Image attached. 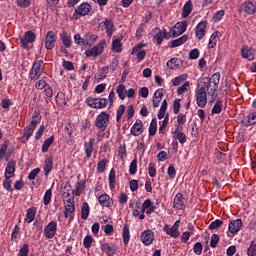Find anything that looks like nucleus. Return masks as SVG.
Listing matches in <instances>:
<instances>
[{
    "label": "nucleus",
    "mask_w": 256,
    "mask_h": 256,
    "mask_svg": "<svg viewBox=\"0 0 256 256\" xmlns=\"http://www.w3.org/2000/svg\"><path fill=\"white\" fill-rule=\"evenodd\" d=\"M51 197H53V191L51 189H48L43 197L44 205H49V203H51Z\"/></svg>",
    "instance_id": "bf43d9fd"
},
{
    "label": "nucleus",
    "mask_w": 256,
    "mask_h": 256,
    "mask_svg": "<svg viewBox=\"0 0 256 256\" xmlns=\"http://www.w3.org/2000/svg\"><path fill=\"white\" fill-rule=\"evenodd\" d=\"M117 172H115V168L110 170L108 180H109V187L110 189H115V185L117 184Z\"/></svg>",
    "instance_id": "c9c22d12"
},
{
    "label": "nucleus",
    "mask_w": 256,
    "mask_h": 256,
    "mask_svg": "<svg viewBox=\"0 0 256 256\" xmlns=\"http://www.w3.org/2000/svg\"><path fill=\"white\" fill-rule=\"evenodd\" d=\"M18 256H29V244H23L20 249L19 252L17 254Z\"/></svg>",
    "instance_id": "13d9d810"
},
{
    "label": "nucleus",
    "mask_w": 256,
    "mask_h": 256,
    "mask_svg": "<svg viewBox=\"0 0 256 256\" xmlns=\"http://www.w3.org/2000/svg\"><path fill=\"white\" fill-rule=\"evenodd\" d=\"M19 235H21V228L19 225H15L12 234H11V241L17 243V239H19Z\"/></svg>",
    "instance_id": "864d4df0"
},
{
    "label": "nucleus",
    "mask_w": 256,
    "mask_h": 256,
    "mask_svg": "<svg viewBox=\"0 0 256 256\" xmlns=\"http://www.w3.org/2000/svg\"><path fill=\"white\" fill-rule=\"evenodd\" d=\"M241 54L243 59H247L248 61H253L255 59V49L249 46H243Z\"/></svg>",
    "instance_id": "4be33fe9"
},
{
    "label": "nucleus",
    "mask_w": 256,
    "mask_h": 256,
    "mask_svg": "<svg viewBox=\"0 0 256 256\" xmlns=\"http://www.w3.org/2000/svg\"><path fill=\"white\" fill-rule=\"evenodd\" d=\"M34 131H35V128H33L29 125L24 128V133H23V136H22V139H24L23 143H27V141H29V139H31V137L33 136Z\"/></svg>",
    "instance_id": "58836bf2"
},
{
    "label": "nucleus",
    "mask_w": 256,
    "mask_h": 256,
    "mask_svg": "<svg viewBox=\"0 0 256 256\" xmlns=\"http://www.w3.org/2000/svg\"><path fill=\"white\" fill-rule=\"evenodd\" d=\"M163 95H165V89L159 88L158 90H156L153 98V107H159V104L161 103V101H163Z\"/></svg>",
    "instance_id": "bb28decb"
},
{
    "label": "nucleus",
    "mask_w": 256,
    "mask_h": 256,
    "mask_svg": "<svg viewBox=\"0 0 256 256\" xmlns=\"http://www.w3.org/2000/svg\"><path fill=\"white\" fill-rule=\"evenodd\" d=\"M109 119L110 116L107 112H101L95 120V126L97 129H107L109 127Z\"/></svg>",
    "instance_id": "0eeeda50"
},
{
    "label": "nucleus",
    "mask_w": 256,
    "mask_h": 256,
    "mask_svg": "<svg viewBox=\"0 0 256 256\" xmlns=\"http://www.w3.org/2000/svg\"><path fill=\"white\" fill-rule=\"evenodd\" d=\"M207 33V21H201L195 27V37L198 41H201Z\"/></svg>",
    "instance_id": "4468645a"
},
{
    "label": "nucleus",
    "mask_w": 256,
    "mask_h": 256,
    "mask_svg": "<svg viewBox=\"0 0 256 256\" xmlns=\"http://www.w3.org/2000/svg\"><path fill=\"white\" fill-rule=\"evenodd\" d=\"M41 123V114L35 111L32 115V120L28 126L37 129V124Z\"/></svg>",
    "instance_id": "79ce46f5"
},
{
    "label": "nucleus",
    "mask_w": 256,
    "mask_h": 256,
    "mask_svg": "<svg viewBox=\"0 0 256 256\" xmlns=\"http://www.w3.org/2000/svg\"><path fill=\"white\" fill-rule=\"evenodd\" d=\"M100 26L102 27V30H106L108 37H113V33L115 31V24H113V20L106 19L100 23Z\"/></svg>",
    "instance_id": "aec40b11"
},
{
    "label": "nucleus",
    "mask_w": 256,
    "mask_h": 256,
    "mask_svg": "<svg viewBox=\"0 0 256 256\" xmlns=\"http://www.w3.org/2000/svg\"><path fill=\"white\" fill-rule=\"evenodd\" d=\"M17 163L15 160H9L5 169V177L11 178L15 176V167Z\"/></svg>",
    "instance_id": "cd10ccee"
},
{
    "label": "nucleus",
    "mask_w": 256,
    "mask_h": 256,
    "mask_svg": "<svg viewBox=\"0 0 256 256\" xmlns=\"http://www.w3.org/2000/svg\"><path fill=\"white\" fill-rule=\"evenodd\" d=\"M91 5L89 3H82L77 9L74 11L73 18L79 19V17H85V15H89L91 13Z\"/></svg>",
    "instance_id": "1a4fd4ad"
},
{
    "label": "nucleus",
    "mask_w": 256,
    "mask_h": 256,
    "mask_svg": "<svg viewBox=\"0 0 256 256\" xmlns=\"http://www.w3.org/2000/svg\"><path fill=\"white\" fill-rule=\"evenodd\" d=\"M219 41V32H214L210 36L208 49H215L217 47V42Z\"/></svg>",
    "instance_id": "a19ab883"
},
{
    "label": "nucleus",
    "mask_w": 256,
    "mask_h": 256,
    "mask_svg": "<svg viewBox=\"0 0 256 256\" xmlns=\"http://www.w3.org/2000/svg\"><path fill=\"white\" fill-rule=\"evenodd\" d=\"M221 225H223V221L217 219V220L213 221L212 223H210L209 229L211 231H213L215 229H219V227H221Z\"/></svg>",
    "instance_id": "774afa93"
},
{
    "label": "nucleus",
    "mask_w": 256,
    "mask_h": 256,
    "mask_svg": "<svg viewBox=\"0 0 256 256\" xmlns=\"http://www.w3.org/2000/svg\"><path fill=\"white\" fill-rule=\"evenodd\" d=\"M156 133H157V119L154 118V119H152L150 126H149V136L155 137Z\"/></svg>",
    "instance_id": "3c124183"
},
{
    "label": "nucleus",
    "mask_w": 256,
    "mask_h": 256,
    "mask_svg": "<svg viewBox=\"0 0 256 256\" xmlns=\"http://www.w3.org/2000/svg\"><path fill=\"white\" fill-rule=\"evenodd\" d=\"M188 77H189V75H187V74H181L172 79V85H174V87H179V85H181V83H183L184 81H187Z\"/></svg>",
    "instance_id": "37998d69"
},
{
    "label": "nucleus",
    "mask_w": 256,
    "mask_h": 256,
    "mask_svg": "<svg viewBox=\"0 0 256 256\" xmlns=\"http://www.w3.org/2000/svg\"><path fill=\"white\" fill-rule=\"evenodd\" d=\"M191 89V83L189 81H186L182 86L177 88L178 95H183V93H187Z\"/></svg>",
    "instance_id": "603ef678"
},
{
    "label": "nucleus",
    "mask_w": 256,
    "mask_h": 256,
    "mask_svg": "<svg viewBox=\"0 0 256 256\" xmlns=\"http://www.w3.org/2000/svg\"><path fill=\"white\" fill-rule=\"evenodd\" d=\"M130 175H135L137 173V159H133L129 166Z\"/></svg>",
    "instance_id": "69168bd1"
},
{
    "label": "nucleus",
    "mask_w": 256,
    "mask_h": 256,
    "mask_svg": "<svg viewBox=\"0 0 256 256\" xmlns=\"http://www.w3.org/2000/svg\"><path fill=\"white\" fill-rule=\"evenodd\" d=\"M130 133L134 137H139V135L143 133V121H141L140 119H137L130 129Z\"/></svg>",
    "instance_id": "412c9836"
},
{
    "label": "nucleus",
    "mask_w": 256,
    "mask_h": 256,
    "mask_svg": "<svg viewBox=\"0 0 256 256\" xmlns=\"http://www.w3.org/2000/svg\"><path fill=\"white\" fill-rule=\"evenodd\" d=\"M89 213H91V208L89 207V203L83 202L81 207V219L84 221L89 218Z\"/></svg>",
    "instance_id": "4c0bfd02"
},
{
    "label": "nucleus",
    "mask_w": 256,
    "mask_h": 256,
    "mask_svg": "<svg viewBox=\"0 0 256 256\" xmlns=\"http://www.w3.org/2000/svg\"><path fill=\"white\" fill-rule=\"evenodd\" d=\"M246 127L251 125H256V112L248 114L247 118L244 120Z\"/></svg>",
    "instance_id": "49530a36"
},
{
    "label": "nucleus",
    "mask_w": 256,
    "mask_h": 256,
    "mask_svg": "<svg viewBox=\"0 0 256 256\" xmlns=\"http://www.w3.org/2000/svg\"><path fill=\"white\" fill-rule=\"evenodd\" d=\"M174 139H178L179 143L181 145L187 143V135L183 132H179V127L175 129V131L172 133Z\"/></svg>",
    "instance_id": "72a5a7b5"
},
{
    "label": "nucleus",
    "mask_w": 256,
    "mask_h": 256,
    "mask_svg": "<svg viewBox=\"0 0 256 256\" xmlns=\"http://www.w3.org/2000/svg\"><path fill=\"white\" fill-rule=\"evenodd\" d=\"M221 79V74H213L208 82H204V87L207 89L208 97H210V103H215L217 99V89H219V81Z\"/></svg>",
    "instance_id": "f257e3e1"
},
{
    "label": "nucleus",
    "mask_w": 256,
    "mask_h": 256,
    "mask_svg": "<svg viewBox=\"0 0 256 256\" xmlns=\"http://www.w3.org/2000/svg\"><path fill=\"white\" fill-rule=\"evenodd\" d=\"M85 103L88 105V107H91L92 109H105V107H107L106 98L88 97L86 98Z\"/></svg>",
    "instance_id": "39448f33"
},
{
    "label": "nucleus",
    "mask_w": 256,
    "mask_h": 256,
    "mask_svg": "<svg viewBox=\"0 0 256 256\" xmlns=\"http://www.w3.org/2000/svg\"><path fill=\"white\" fill-rule=\"evenodd\" d=\"M102 253H105L107 256H114L117 253V248L115 246L109 245V243H103L100 246Z\"/></svg>",
    "instance_id": "a878e982"
},
{
    "label": "nucleus",
    "mask_w": 256,
    "mask_h": 256,
    "mask_svg": "<svg viewBox=\"0 0 256 256\" xmlns=\"http://www.w3.org/2000/svg\"><path fill=\"white\" fill-rule=\"evenodd\" d=\"M221 111H223V101L217 100L212 108L211 113H212V115H219V113H221Z\"/></svg>",
    "instance_id": "de8ad7c7"
},
{
    "label": "nucleus",
    "mask_w": 256,
    "mask_h": 256,
    "mask_svg": "<svg viewBox=\"0 0 256 256\" xmlns=\"http://www.w3.org/2000/svg\"><path fill=\"white\" fill-rule=\"evenodd\" d=\"M74 42L76 45H80V47H85L87 45V40L81 37V34L74 35Z\"/></svg>",
    "instance_id": "6e6d98bb"
},
{
    "label": "nucleus",
    "mask_w": 256,
    "mask_h": 256,
    "mask_svg": "<svg viewBox=\"0 0 256 256\" xmlns=\"http://www.w3.org/2000/svg\"><path fill=\"white\" fill-rule=\"evenodd\" d=\"M123 37L115 38L112 40V51L114 53H122L123 52Z\"/></svg>",
    "instance_id": "c756f323"
},
{
    "label": "nucleus",
    "mask_w": 256,
    "mask_h": 256,
    "mask_svg": "<svg viewBox=\"0 0 256 256\" xmlns=\"http://www.w3.org/2000/svg\"><path fill=\"white\" fill-rule=\"evenodd\" d=\"M55 43H57V35L53 31H48L45 37L46 49H55Z\"/></svg>",
    "instance_id": "2eb2a0df"
},
{
    "label": "nucleus",
    "mask_w": 256,
    "mask_h": 256,
    "mask_svg": "<svg viewBox=\"0 0 256 256\" xmlns=\"http://www.w3.org/2000/svg\"><path fill=\"white\" fill-rule=\"evenodd\" d=\"M64 197V205H74L75 204V195L68 194V196Z\"/></svg>",
    "instance_id": "0e129e2a"
},
{
    "label": "nucleus",
    "mask_w": 256,
    "mask_h": 256,
    "mask_svg": "<svg viewBox=\"0 0 256 256\" xmlns=\"http://www.w3.org/2000/svg\"><path fill=\"white\" fill-rule=\"evenodd\" d=\"M189 39V36L183 35L180 38H177L171 42V49H175V47H181V45H184V43H187V40Z\"/></svg>",
    "instance_id": "f704fd0d"
},
{
    "label": "nucleus",
    "mask_w": 256,
    "mask_h": 256,
    "mask_svg": "<svg viewBox=\"0 0 256 256\" xmlns=\"http://www.w3.org/2000/svg\"><path fill=\"white\" fill-rule=\"evenodd\" d=\"M43 169L46 177L53 171V156H49L45 159Z\"/></svg>",
    "instance_id": "7c9ffc66"
},
{
    "label": "nucleus",
    "mask_w": 256,
    "mask_h": 256,
    "mask_svg": "<svg viewBox=\"0 0 256 256\" xmlns=\"http://www.w3.org/2000/svg\"><path fill=\"white\" fill-rule=\"evenodd\" d=\"M31 3V0H16L17 6L20 7L21 9H27L31 7Z\"/></svg>",
    "instance_id": "4d7b16f0"
},
{
    "label": "nucleus",
    "mask_w": 256,
    "mask_h": 256,
    "mask_svg": "<svg viewBox=\"0 0 256 256\" xmlns=\"http://www.w3.org/2000/svg\"><path fill=\"white\" fill-rule=\"evenodd\" d=\"M241 227H243V220L241 219L232 220L228 225V231L232 235H237L241 231Z\"/></svg>",
    "instance_id": "a211bd4d"
},
{
    "label": "nucleus",
    "mask_w": 256,
    "mask_h": 256,
    "mask_svg": "<svg viewBox=\"0 0 256 256\" xmlns=\"http://www.w3.org/2000/svg\"><path fill=\"white\" fill-rule=\"evenodd\" d=\"M191 11H193V2L188 0L182 9V19H187V16L191 15Z\"/></svg>",
    "instance_id": "473e14b6"
},
{
    "label": "nucleus",
    "mask_w": 256,
    "mask_h": 256,
    "mask_svg": "<svg viewBox=\"0 0 256 256\" xmlns=\"http://www.w3.org/2000/svg\"><path fill=\"white\" fill-rule=\"evenodd\" d=\"M173 207L177 211H183L185 209V198L182 193L176 194L173 200Z\"/></svg>",
    "instance_id": "6ab92c4d"
},
{
    "label": "nucleus",
    "mask_w": 256,
    "mask_h": 256,
    "mask_svg": "<svg viewBox=\"0 0 256 256\" xmlns=\"http://www.w3.org/2000/svg\"><path fill=\"white\" fill-rule=\"evenodd\" d=\"M122 237H123L124 245H129V240L131 239V234L129 232V226L125 225L123 227Z\"/></svg>",
    "instance_id": "8fccbe9b"
},
{
    "label": "nucleus",
    "mask_w": 256,
    "mask_h": 256,
    "mask_svg": "<svg viewBox=\"0 0 256 256\" xmlns=\"http://www.w3.org/2000/svg\"><path fill=\"white\" fill-rule=\"evenodd\" d=\"M167 67H169V69H178V67L181 65V59L179 58H172L167 62Z\"/></svg>",
    "instance_id": "09e8293b"
},
{
    "label": "nucleus",
    "mask_w": 256,
    "mask_h": 256,
    "mask_svg": "<svg viewBox=\"0 0 256 256\" xmlns=\"http://www.w3.org/2000/svg\"><path fill=\"white\" fill-rule=\"evenodd\" d=\"M196 103L201 109L207 105V88L205 86L196 89Z\"/></svg>",
    "instance_id": "20e7f679"
},
{
    "label": "nucleus",
    "mask_w": 256,
    "mask_h": 256,
    "mask_svg": "<svg viewBox=\"0 0 256 256\" xmlns=\"http://www.w3.org/2000/svg\"><path fill=\"white\" fill-rule=\"evenodd\" d=\"M11 183V178L5 177V179L3 180V187L4 189H6V191H13V186H11Z\"/></svg>",
    "instance_id": "e2e57ef3"
},
{
    "label": "nucleus",
    "mask_w": 256,
    "mask_h": 256,
    "mask_svg": "<svg viewBox=\"0 0 256 256\" xmlns=\"http://www.w3.org/2000/svg\"><path fill=\"white\" fill-rule=\"evenodd\" d=\"M37 35L33 31H27L24 36L20 39V43L23 49H29V43H35Z\"/></svg>",
    "instance_id": "9b49d317"
},
{
    "label": "nucleus",
    "mask_w": 256,
    "mask_h": 256,
    "mask_svg": "<svg viewBox=\"0 0 256 256\" xmlns=\"http://www.w3.org/2000/svg\"><path fill=\"white\" fill-rule=\"evenodd\" d=\"M109 164V160L107 158H103L97 164L98 173H105L107 171V165Z\"/></svg>",
    "instance_id": "c03bdc74"
},
{
    "label": "nucleus",
    "mask_w": 256,
    "mask_h": 256,
    "mask_svg": "<svg viewBox=\"0 0 256 256\" xmlns=\"http://www.w3.org/2000/svg\"><path fill=\"white\" fill-rule=\"evenodd\" d=\"M7 147H9V140H6L0 147V161H3V159H5Z\"/></svg>",
    "instance_id": "5fc2aeb1"
},
{
    "label": "nucleus",
    "mask_w": 256,
    "mask_h": 256,
    "mask_svg": "<svg viewBox=\"0 0 256 256\" xmlns=\"http://www.w3.org/2000/svg\"><path fill=\"white\" fill-rule=\"evenodd\" d=\"M57 235V223L55 221H51L44 228V237L46 239H53Z\"/></svg>",
    "instance_id": "f8f14e48"
},
{
    "label": "nucleus",
    "mask_w": 256,
    "mask_h": 256,
    "mask_svg": "<svg viewBox=\"0 0 256 256\" xmlns=\"http://www.w3.org/2000/svg\"><path fill=\"white\" fill-rule=\"evenodd\" d=\"M240 13H246V15H254L256 13V2L251 0L245 1L239 8Z\"/></svg>",
    "instance_id": "9d476101"
},
{
    "label": "nucleus",
    "mask_w": 256,
    "mask_h": 256,
    "mask_svg": "<svg viewBox=\"0 0 256 256\" xmlns=\"http://www.w3.org/2000/svg\"><path fill=\"white\" fill-rule=\"evenodd\" d=\"M180 225L181 221L177 220L172 227L169 224L164 225L163 231L166 235H169L173 239H177L181 235V232H179Z\"/></svg>",
    "instance_id": "423d86ee"
},
{
    "label": "nucleus",
    "mask_w": 256,
    "mask_h": 256,
    "mask_svg": "<svg viewBox=\"0 0 256 256\" xmlns=\"http://www.w3.org/2000/svg\"><path fill=\"white\" fill-rule=\"evenodd\" d=\"M44 71H45V62H43V60L35 61L29 72V79H31V81H38L41 75H43Z\"/></svg>",
    "instance_id": "7ed1b4c3"
},
{
    "label": "nucleus",
    "mask_w": 256,
    "mask_h": 256,
    "mask_svg": "<svg viewBox=\"0 0 256 256\" xmlns=\"http://www.w3.org/2000/svg\"><path fill=\"white\" fill-rule=\"evenodd\" d=\"M60 37L64 47H66V49H69L72 45L71 35H69L66 31H64L61 33Z\"/></svg>",
    "instance_id": "e433bc0d"
},
{
    "label": "nucleus",
    "mask_w": 256,
    "mask_h": 256,
    "mask_svg": "<svg viewBox=\"0 0 256 256\" xmlns=\"http://www.w3.org/2000/svg\"><path fill=\"white\" fill-rule=\"evenodd\" d=\"M143 47H146V44H138L132 49L131 52V55H134L137 58L138 63L147 57V52L143 49Z\"/></svg>",
    "instance_id": "ddd939ff"
},
{
    "label": "nucleus",
    "mask_w": 256,
    "mask_h": 256,
    "mask_svg": "<svg viewBox=\"0 0 256 256\" xmlns=\"http://www.w3.org/2000/svg\"><path fill=\"white\" fill-rule=\"evenodd\" d=\"M179 111H181V99H176L173 102V113H174V115H179Z\"/></svg>",
    "instance_id": "052dcab7"
},
{
    "label": "nucleus",
    "mask_w": 256,
    "mask_h": 256,
    "mask_svg": "<svg viewBox=\"0 0 256 256\" xmlns=\"http://www.w3.org/2000/svg\"><path fill=\"white\" fill-rule=\"evenodd\" d=\"M64 217L73 221L75 217V204H64Z\"/></svg>",
    "instance_id": "5701e85b"
},
{
    "label": "nucleus",
    "mask_w": 256,
    "mask_h": 256,
    "mask_svg": "<svg viewBox=\"0 0 256 256\" xmlns=\"http://www.w3.org/2000/svg\"><path fill=\"white\" fill-rule=\"evenodd\" d=\"M55 142V136H51L50 138L46 139L42 144V153H47L49 151V147H51L52 143Z\"/></svg>",
    "instance_id": "a18cd8bd"
},
{
    "label": "nucleus",
    "mask_w": 256,
    "mask_h": 256,
    "mask_svg": "<svg viewBox=\"0 0 256 256\" xmlns=\"http://www.w3.org/2000/svg\"><path fill=\"white\" fill-rule=\"evenodd\" d=\"M83 245H84L85 249L91 248V245H93V236H91V235L85 236V238L83 240Z\"/></svg>",
    "instance_id": "680f3d73"
},
{
    "label": "nucleus",
    "mask_w": 256,
    "mask_h": 256,
    "mask_svg": "<svg viewBox=\"0 0 256 256\" xmlns=\"http://www.w3.org/2000/svg\"><path fill=\"white\" fill-rule=\"evenodd\" d=\"M98 202L100 207H102L103 209H109L113 207V198H111V196H109V194L107 193L100 195L98 197Z\"/></svg>",
    "instance_id": "dca6fc26"
},
{
    "label": "nucleus",
    "mask_w": 256,
    "mask_h": 256,
    "mask_svg": "<svg viewBox=\"0 0 256 256\" xmlns=\"http://www.w3.org/2000/svg\"><path fill=\"white\" fill-rule=\"evenodd\" d=\"M105 43H106L105 40H102L96 46L86 50L85 51L86 57H99V55H101V53H103L105 49Z\"/></svg>",
    "instance_id": "6e6552de"
},
{
    "label": "nucleus",
    "mask_w": 256,
    "mask_h": 256,
    "mask_svg": "<svg viewBox=\"0 0 256 256\" xmlns=\"http://www.w3.org/2000/svg\"><path fill=\"white\" fill-rule=\"evenodd\" d=\"M153 33V42L156 43V45H161V43H163V39H165V29L161 31L159 28H154Z\"/></svg>",
    "instance_id": "b1692460"
},
{
    "label": "nucleus",
    "mask_w": 256,
    "mask_h": 256,
    "mask_svg": "<svg viewBox=\"0 0 256 256\" xmlns=\"http://www.w3.org/2000/svg\"><path fill=\"white\" fill-rule=\"evenodd\" d=\"M95 145V138H90L88 142L84 143V151L86 155V159H91L93 155V149Z\"/></svg>",
    "instance_id": "393cba45"
},
{
    "label": "nucleus",
    "mask_w": 256,
    "mask_h": 256,
    "mask_svg": "<svg viewBox=\"0 0 256 256\" xmlns=\"http://www.w3.org/2000/svg\"><path fill=\"white\" fill-rule=\"evenodd\" d=\"M85 191V180H79L75 188L72 190V195L75 197H81V194Z\"/></svg>",
    "instance_id": "c85d7f7f"
},
{
    "label": "nucleus",
    "mask_w": 256,
    "mask_h": 256,
    "mask_svg": "<svg viewBox=\"0 0 256 256\" xmlns=\"http://www.w3.org/2000/svg\"><path fill=\"white\" fill-rule=\"evenodd\" d=\"M188 26H189V23L186 20L177 22L173 27L169 29V33L167 32V29H164V38L171 39V37L172 38L179 37V35H183V33L187 31Z\"/></svg>",
    "instance_id": "f03ea898"
},
{
    "label": "nucleus",
    "mask_w": 256,
    "mask_h": 256,
    "mask_svg": "<svg viewBox=\"0 0 256 256\" xmlns=\"http://www.w3.org/2000/svg\"><path fill=\"white\" fill-rule=\"evenodd\" d=\"M116 92L121 101H124V99L127 98V88L125 87V84H119Z\"/></svg>",
    "instance_id": "ea45409f"
},
{
    "label": "nucleus",
    "mask_w": 256,
    "mask_h": 256,
    "mask_svg": "<svg viewBox=\"0 0 256 256\" xmlns=\"http://www.w3.org/2000/svg\"><path fill=\"white\" fill-rule=\"evenodd\" d=\"M140 239L144 245L149 246L155 241V233L152 230H145L141 233Z\"/></svg>",
    "instance_id": "f3484780"
},
{
    "label": "nucleus",
    "mask_w": 256,
    "mask_h": 256,
    "mask_svg": "<svg viewBox=\"0 0 256 256\" xmlns=\"http://www.w3.org/2000/svg\"><path fill=\"white\" fill-rule=\"evenodd\" d=\"M35 215H37V208L31 207L26 210L25 223H33L35 221Z\"/></svg>",
    "instance_id": "2f4dec72"
},
{
    "label": "nucleus",
    "mask_w": 256,
    "mask_h": 256,
    "mask_svg": "<svg viewBox=\"0 0 256 256\" xmlns=\"http://www.w3.org/2000/svg\"><path fill=\"white\" fill-rule=\"evenodd\" d=\"M248 256H256V244L255 241H252L248 250H247Z\"/></svg>",
    "instance_id": "338daca9"
}]
</instances>
